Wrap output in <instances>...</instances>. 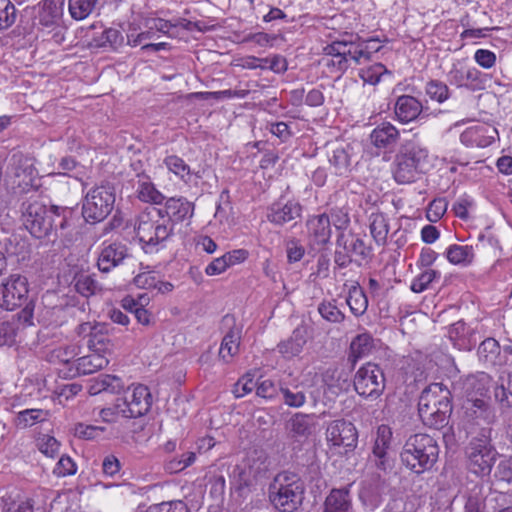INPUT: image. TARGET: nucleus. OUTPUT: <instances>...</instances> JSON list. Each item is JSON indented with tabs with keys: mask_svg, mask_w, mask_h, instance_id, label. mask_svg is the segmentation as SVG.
Here are the masks:
<instances>
[{
	"mask_svg": "<svg viewBox=\"0 0 512 512\" xmlns=\"http://www.w3.org/2000/svg\"><path fill=\"white\" fill-rule=\"evenodd\" d=\"M72 213L68 207H47L39 201L24 202L21 206V221L29 233L37 238L48 237L59 226H68V215Z\"/></svg>",
	"mask_w": 512,
	"mask_h": 512,
	"instance_id": "1",
	"label": "nucleus"
},
{
	"mask_svg": "<svg viewBox=\"0 0 512 512\" xmlns=\"http://www.w3.org/2000/svg\"><path fill=\"white\" fill-rule=\"evenodd\" d=\"M451 392L442 383H432L422 392L418 401V413L424 425L440 429L448 423L452 412Z\"/></svg>",
	"mask_w": 512,
	"mask_h": 512,
	"instance_id": "2",
	"label": "nucleus"
},
{
	"mask_svg": "<svg viewBox=\"0 0 512 512\" xmlns=\"http://www.w3.org/2000/svg\"><path fill=\"white\" fill-rule=\"evenodd\" d=\"M438 456L437 441L424 433L411 435L400 453L402 464L416 474L430 470L437 462Z\"/></svg>",
	"mask_w": 512,
	"mask_h": 512,
	"instance_id": "3",
	"label": "nucleus"
},
{
	"mask_svg": "<svg viewBox=\"0 0 512 512\" xmlns=\"http://www.w3.org/2000/svg\"><path fill=\"white\" fill-rule=\"evenodd\" d=\"M269 500L279 512H295L304 500L303 481L293 473H279L268 489Z\"/></svg>",
	"mask_w": 512,
	"mask_h": 512,
	"instance_id": "4",
	"label": "nucleus"
},
{
	"mask_svg": "<svg viewBox=\"0 0 512 512\" xmlns=\"http://www.w3.org/2000/svg\"><path fill=\"white\" fill-rule=\"evenodd\" d=\"M492 428L482 427L472 435L465 448L468 469L477 476H487L495 463L497 451L492 445Z\"/></svg>",
	"mask_w": 512,
	"mask_h": 512,
	"instance_id": "5",
	"label": "nucleus"
},
{
	"mask_svg": "<svg viewBox=\"0 0 512 512\" xmlns=\"http://www.w3.org/2000/svg\"><path fill=\"white\" fill-rule=\"evenodd\" d=\"M136 233L144 247H155L173 234V225L165 220L160 209L152 207L138 216Z\"/></svg>",
	"mask_w": 512,
	"mask_h": 512,
	"instance_id": "6",
	"label": "nucleus"
},
{
	"mask_svg": "<svg viewBox=\"0 0 512 512\" xmlns=\"http://www.w3.org/2000/svg\"><path fill=\"white\" fill-rule=\"evenodd\" d=\"M115 188L109 182L92 187L85 195L82 215L87 222L103 221L112 212L115 204Z\"/></svg>",
	"mask_w": 512,
	"mask_h": 512,
	"instance_id": "7",
	"label": "nucleus"
},
{
	"mask_svg": "<svg viewBox=\"0 0 512 512\" xmlns=\"http://www.w3.org/2000/svg\"><path fill=\"white\" fill-rule=\"evenodd\" d=\"M427 157L428 152L424 148L416 145L404 146L394 161L393 176L396 182L408 184L415 181Z\"/></svg>",
	"mask_w": 512,
	"mask_h": 512,
	"instance_id": "8",
	"label": "nucleus"
},
{
	"mask_svg": "<svg viewBox=\"0 0 512 512\" xmlns=\"http://www.w3.org/2000/svg\"><path fill=\"white\" fill-rule=\"evenodd\" d=\"M463 422L467 433L477 435L482 427H489L497 421L495 408L483 398H469L463 403Z\"/></svg>",
	"mask_w": 512,
	"mask_h": 512,
	"instance_id": "9",
	"label": "nucleus"
},
{
	"mask_svg": "<svg viewBox=\"0 0 512 512\" xmlns=\"http://www.w3.org/2000/svg\"><path fill=\"white\" fill-rule=\"evenodd\" d=\"M385 376L383 369L368 362L355 373L353 384L355 391L364 398L376 399L385 389Z\"/></svg>",
	"mask_w": 512,
	"mask_h": 512,
	"instance_id": "10",
	"label": "nucleus"
},
{
	"mask_svg": "<svg viewBox=\"0 0 512 512\" xmlns=\"http://www.w3.org/2000/svg\"><path fill=\"white\" fill-rule=\"evenodd\" d=\"M28 297V281L25 276L11 275L0 285V307L13 311L21 307Z\"/></svg>",
	"mask_w": 512,
	"mask_h": 512,
	"instance_id": "11",
	"label": "nucleus"
},
{
	"mask_svg": "<svg viewBox=\"0 0 512 512\" xmlns=\"http://www.w3.org/2000/svg\"><path fill=\"white\" fill-rule=\"evenodd\" d=\"M392 435V429L388 425H380L377 428L372 454L368 459L373 467L384 473L391 471L394 466L390 454Z\"/></svg>",
	"mask_w": 512,
	"mask_h": 512,
	"instance_id": "12",
	"label": "nucleus"
},
{
	"mask_svg": "<svg viewBox=\"0 0 512 512\" xmlns=\"http://www.w3.org/2000/svg\"><path fill=\"white\" fill-rule=\"evenodd\" d=\"M326 440L334 447L353 450L357 446L358 433L355 426L344 419L331 421L326 428Z\"/></svg>",
	"mask_w": 512,
	"mask_h": 512,
	"instance_id": "13",
	"label": "nucleus"
},
{
	"mask_svg": "<svg viewBox=\"0 0 512 512\" xmlns=\"http://www.w3.org/2000/svg\"><path fill=\"white\" fill-rule=\"evenodd\" d=\"M341 57L337 62L339 70H346L350 63L356 65L370 60V43L360 42L358 37L350 35L343 38Z\"/></svg>",
	"mask_w": 512,
	"mask_h": 512,
	"instance_id": "14",
	"label": "nucleus"
},
{
	"mask_svg": "<svg viewBox=\"0 0 512 512\" xmlns=\"http://www.w3.org/2000/svg\"><path fill=\"white\" fill-rule=\"evenodd\" d=\"M127 405L126 411L129 418H138L145 415L151 407V394L148 387L142 384L133 385L124 391V397L121 398Z\"/></svg>",
	"mask_w": 512,
	"mask_h": 512,
	"instance_id": "15",
	"label": "nucleus"
},
{
	"mask_svg": "<svg viewBox=\"0 0 512 512\" xmlns=\"http://www.w3.org/2000/svg\"><path fill=\"white\" fill-rule=\"evenodd\" d=\"M328 162L337 176H347L351 171L352 147L349 144L332 142L326 145Z\"/></svg>",
	"mask_w": 512,
	"mask_h": 512,
	"instance_id": "16",
	"label": "nucleus"
},
{
	"mask_svg": "<svg viewBox=\"0 0 512 512\" xmlns=\"http://www.w3.org/2000/svg\"><path fill=\"white\" fill-rule=\"evenodd\" d=\"M301 214L302 206L299 202L294 200L283 202L279 200L268 208L267 219L275 225L283 226L286 223L300 219Z\"/></svg>",
	"mask_w": 512,
	"mask_h": 512,
	"instance_id": "17",
	"label": "nucleus"
},
{
	"mask_svg": "<svg viewBox=\"0 0 512 512\" xmlns=\"http://www.w3.org/2000/svg\"><path fill=\"white\" fill-rule=\"evenodd\" d=\"M336 244L338 248L347 251L358 264L371 258V247L358 235L341 233L337 237Z\"/></svg>",
	"mask_w": 512,
	"mask_h": 512,
	"instance_id": "18",
	"label": "nucleus"
},
{
	"mask_svg": "<svg viewBox=\"0 0 512 512\" xmlns=\"http://www.w3.org/2000/svg\"><path fill=\"white\" fill-rule=\"evenodd\" d=\"M491 385V377L485 373L480 372L475 375H469L462 381H459L453 385V390L457 391L458 389L466 395L467 399L469 398H482L485 396Z\"/></svg>",
	"mask_w": 512,
	"mask_h": 512,
	"instance_id": "19",
	"label": "nucleus"
},
{
	"mask_svg": "<svg viewBox=\"0 0 512 512\" xmlns=\"http://www.w3.org/2000/svg\"><path fill=\"white\" fill-rule=\"evenodd\" d=\"M129 257L128 248L120 242L104 246L98 256L97 266L101 272L108 273Z\"/></svg>",
	"mask_w": 512,
	"mask_h": 512,
	"instance_id": "20",
	"label": "nucleus"
},
{
	"mask_svg": "<svg viewBox=\"0 0 512 512\" xmlns=\"http://www.w3.org/2000/svg\"><path fill=\"white\" fill-rule=\"evenodd\" d=\"M370 140L377 149L391 152L398 145L400 132L390 122H382L372 130Z\"/></svg>",
	"mask_w": 512,
	"mask_h": 512,
	"instance_id": "21",
	"label": "nucleus"
},
{
	"mask_svg": "<svg viewBox=\"0 0 512 512\" xmlns=\"http://www.w3.org/2000/svg\"><path fill=\"white\" fill-rule=\"evenodd\" d=\"M162 211L165 220H169V224L182 222L187 218H191L194 213V205L183 197L170 198L166 201Z\"/></svg>",
	"mask_w": 512,
	"mask_h": 512,
	"instance_id": "22",
	"label": "nucleus"
},
{
	"mask_svg": "<svg viewBox=\"0 0 512 512\" xmlns=\"http://www.w3.org/2000/svg\"><path fill=\"white\" fill-rule=\"evenodd\" d=\"M422 111V103L411 95L399 96L394 104L395 117L403 124L416 120Z\"/></svg>",
	"mask_w": 512,
	"mask_h": 512,
	"instance_id": "23",
	"label": "nucleus"
},
{
	"mask_svg": "<svg viewBox=\"0 0 512 512\" xmlns=\"http://www.w3.org/2000/svg\"><path fill=\"white\" fill-rule=\"evenodd\" d=\"M289 434L294 439H307L316 429L314 414L296 413L286 424Z\"/></svg>",
	"mask_w": 512,
	"mask_h": 512,
	"instance_id": "24",
	"label": "nucleus"
},
{
	"mask_svg": "<svg viewBox=\"0 0 512 512\" xmlns=\"http://www.w3.org/2000/svg\"><path fill=\"white\" fill-rule=\"evenodd\" d=\"M223 321L225 323H233V326L230 327L229 330L224 335L219 349L220 358L224 362L228 363L230 362L231 358H233L239 352V346L241 341V328L235 326L234 319L232 317H229L228 315H226L223 318Z\"/></svg>",
	"mask_w": 512,
	"mask_h": 512,
	"instance_id": "25",
	"label": "nucleus"
},
{
	"mask_svg": "<svg viewBox=\"0 0 512 512\" xmlns=\"http://www.w3.org/2000/svg\"><path fill=\"white\" fill-rule=\"evenodd\" d=\"M307 228L309 238L314 244L325 245L329 242L332 230L328 215L313 216L307 221Z\"/></svg>",
	"mask_w": 512,
	"mask_h": 512,
	"instance_id": "26",
	"label": "nucleus"
},
{
	"mask_svg": "<svg viewBox=\"0 0 512 512\" xmlns=\"http://www.w3.org/2000/svg\"><path fill=\"white\" fill-rule=\"evenodd\" d=\"M323 512H353L349 487L332 489L324 501Z\"/></svg>",
	"mask_w": 512,
	"mask_h": 512,
	"instance_id": "27",
	"label": "nucleus"
},
{
	"mask_svg": "<svg viewBox=\"0 0 512 512\" xmlns=\"http://www.w3.org/2000/svg\"><path fill=\"white\" fill-rule=\"evenodd\" d=\"M14 176L19 178L18 185L23 189L36 187L35 180L38 177V171L35 167V159L28 156H19L14 168Z\"/></svg>",
	"mask_w": 512,
	"mask_h": 512,
	"instance_id": "28",
	"label": "nucleus"
},
{
	"mask_svg": "<svg viewBox=\"0 0 512 512\" xmlns=\"http://www.w3.org/2000/svg\"><path fill=\"white\" fill-rule=\"evenodd\" d=\"M478 357L484 363L492 366H504L509 363V359L502 355L501 347L494 338H487L480 343Z\"/></svg>",
	"mask_w": 512,
	"mask_h": 512,
	"instance_id": "29",
	"label": "nucleus"
},
{
	"mask_svg": "<svg viewBox=\"0 0 512 512\" xmlns=\"http://www.w3.org/2000/svg\"><path fill=\"white\" fill-rule=\"evenodd\" d=\"M375 348L373 337L368 333L357 335L350 344V352L348 361L351 362L352 367L361 358L368 356Z\"/></svg>",
	"mask_w": 512,
	"mask_h": 512,
	"instance_id": "30",
	"label": "nucleus"
},
{
	"mask_svg": "<svg viewBox=\"0 0 512 512\" xmlns=\"http://www.w3.org/2000/svg\"><path fill=\"white\" fill-rule=\"evenodd\" d=\"M96 331L91 339H88V347L90 351L98 352L104 355H111L113 343L108 335V325L105 323H97Z\"/></svg>",
	"mask_w": 512,
	"mask_h": 512,
	"instance_id": "31",
	"label": "nucleus"
},
{
	"mask_svg": "<svg viewBox=\"0 0 512 512\" xmlns=\"http://www.w3.org/2000/svg\"><path fill=\"white\" fill-rule=\"evenodd\" d=\"M76 369L80 375H88L105 368L109 359L106 355L91 351L88 355L77 359Z\"/></svg>",
	"mask_w": 512,
	"mask_h": 512,
	"instance_id": "32",
	"label": "nucleus"
},
{
	"mask_svg": "<svg viewBox=\"0 0 512 512\" xmlns=\"http://www.w3.org/2000/svg\"><path fill=\"white\" fill-rule=\"evenodd\" d=\"M305 344V331L301 328H296L287 340L278 344V351L283 357L290 359L299 355Z\"/></svg>",
	"mask_w": 512,
	"mask_h": 512,
	"instance_id": "33",
	"label": "nucleus"
},
{
	"mask_svg": "<svg viewBox=\"0 0 512 512\" xmlns=\"http://www.w3.org/2000/svg\"><path fill=\"white\" fill-rule=\"evenodd\" d=\"M369 229L371 236L378 246H384L389 233V223L381 212L372 213L369 216Z\"/></svg>",
	"mask_w": 512,
	"mask_h": 512,
	"instance_id": "34",
	"label": "nucleus"
},
{
	"mask_svg": "<svg viewBox=\"0 0 512 512\" xmlns=\"http://www.w3.org/2000/svg\"><path fill=\"white\" fill-rule=\"evenodd\" d=\"M346 303L349 306L351 313L356 317H359L366 312L368 308V299L358 283L353 284L349 288Z\"/></svg>",
	"mask_w": 512,
	"mask_h": 512,
	"instance_id": "35",
	"label": "nucleus"
},
{
	"mask_svg": "<svg viewBox=\"0 0 512 512\" xmlns=\"http://www.w3.org/2000/svg\"><path fill=\"white\" fill-rule=\"evenodd\" d=\"M49 412L42 409H25L17 413L15 424L19 428H28L36 423L44 422L48 419Z\"/></svg>",
	"mask_w": 512,
	"mask_h": 512,
	"instance_id": "36",
	"label": "nucleus"
},
{
	"mask_svg": "<svg viewBox=\"0 0 512 512\" xmlns=\"http://www.w3.org/2000/svg\"><path fill=\"white\" fill-rule=\"evenodd\" d=\"M279 391L284 404L291 408H300L306 403V393L301 385L281 386Z\"/></svg>",
	"mask_w": 512,
	"mask_h": 512,
	"instance_id": "37",
	"label": "nucleus"
},
{
	"mask_svg": "<svg viewBox=\"0 0 512 512\" xmlns=\"http://www.w3.org/2000/svg\"><path fill=\"white\" fill-rule=\"evenodd\" d=\"M99 0H69L68 10L75 20H84L91 15Z\"/></svg>",
	"mask_w": 512,
	"mask_h": 512,
	"instance_id": "38",
	"label": "nucleus"
},
{
	"mask_svg": "<svg viewBox=\"0 0 512 512\" xmlns=\"http://www.w3.org/2000/svg\"><path fill=\"white\" fill-rule=\"evenodd\" d=\"M470 333V328L462 320L453 323L448 331L450 340L453 341L454 345L458 346L459 349H470V342L467 338Z\"/></svg>",
	"mask_w": 512,
	"mask_h": 512,
	"instance_id": "39",
	"label": "nucleus"
},
{
	"mask_svg": "<svg viewBox=\"0 0 512 512\" xmlns=\"http://www.w3.org/2000/svg\"><path fill=\"white\" fill-rule=\"evenodd\" d=\"M500 384L494 390L495 400L504 407H512V373L508 372L506 379L499 377Z\"/></svg>",
	"mask_w": 512,
	"mask_h": 512,
	"instance_id": "40",
	"label": "nucleus"
},
{
	"mask_svg": "<svg viewBox=\"0 0 512 512\" xmlns=\"http://www.w3.org/2000/svg\"><path fill=\"white\" fill-rule=\"evenodd\" d=\"M484 500L483 485L475 484L466 495L465 512H484Z\"/></svg>",
	"mask_w": 512,
	"mask_h": 512,
	"instance_id": "41",
	"label": "nucleus"
},
{
	"mask_svg": "<svg viewBox=\"0 0 512 512\" xmlns=\"http://www.w3.org/2000/svg\"><path fill=\"white\" fill-rule=\"evenodd\" d=\"M446 257L452 264H469L474 258L473 248L454 244L447 249Z\"/></svg>",
	"mask_w": 512,
	"mask_h": 512,
	"instance_id": "42",
	"label": "nucleus"
},
{
	"mask_svg": "<svg viewBox=\"0 0 512 512\" xmlns=\"http://www.w3.org/2000/svg\"><path fill=\"white\" fill-rule=\"evenodd\" d=\"M138 183L137 193L141 201L153 204H161L164 201V195L148 179L144 181L139 180Z\"/></svg>",
	"mask_w": 512,
	"mask_h": 512,
	"instance_id": "43",
	"label": "nucleus"
},
{
	"mask_svg": "<svg viewBox=\"0 0 512 512\" xmlns=\"http://www.w3.org/2000/svg\"><path fill=\"white\" fill-rule=\"evenodd\" d=\"M167 169L177 177L187 182L191 176V170L188 164L177 155H170L164 159Z\"/></svg>",
	"mask_w": 512,
	"mask_h": 512,
	"instance_id": "44",
	"label": "nucleus"
},
{
	"mask_svg": "<svg viewBox=\"0 0 512 512\" xmlns=\"http://www.w3.org/2000/svg\"><path fill=\"white\" fill-rule=\"evenodd\" d=\"M126 406L125 401H122L119 397L111 406L102 408L99 411V416L104 422L108 423L115 422L118 417L129 418Z\"/></svg>",
	"mask_w": 512,
	"mask_h": 512,
	"instance_id": "45",
	"label": "nucleus"
},
{
	"mask_svg": "<svg viewBox=\"0 0 512 512\" xmlns=\"http://www.w3.org/2000/svg\"><path fill=\"white\" fill-rule=\"evenodd\" d=\"M17 16L18 11L11 0H0V32L9 29Z\"/></svg>",
	"mask_w": 512,
	"mask_h": 512,
	"instance_id": "46",
	"label": "nucleus"
},
{
	"mask_svg": "<svg viewBox=\"0 0 512 512\" xmlns=\"http://www.w3.org/2000/svg\"><path fill=\"white\" fill-rule=\"evenodd\" d=\"M75 288L84 297H90L102 290L101 285L93 276L85 274L76 278Z\"/></svg>",
	"mask_w": 512,
	"mask_h": 512,
	"instance_id": "47",
	"label": "nucleus"
},
{
	"mask_svg": "<svg viewBox=\"0 0 512 512\" xmlns=\"http://www.w3.org/2000/svg\"><path fill=\"white\" fill-rule=\"evenodd\" d=\"M318 312L325 320L332 323H341L345 318L344 313L336 306L335 301L320 303Z\"/></svg>",
	"mask_w": 512,
	"mask_h": 512,
	"instance_id": "48",
	"label": "nucleus"
},
{
	"mask_svg": "<svg viewBox=\"0 0 512 512\" xmlns=\"http://www.w3.org/2000/svg\"><path fill=\"white\" fill-rule=\"evenodd\" d=\"M437 278H440V273L438 271L426 269L412 281L410 288L415 293H421L425 291Z\"/></svg>",
	"mask_w": 512,
	"mask_h": 512,
	"instance_id": "49",
	"label": "nucleus"
},
{
	"mask_svg": "<svg viewBox=\"0 0 512 512\" xmlns=\"http://www.w3.org/2000/svg\"><path fill=\"white\" fill-rule=\"evenodd\" d=\"M425 91L426 94L430 97V99L435 100L439 103L444 102L449 97L448 86L439 80L429 81L426 84Z\"/></svg>",
	"mask_w": 512,
	"mask_h": 512,
	"instance_id": "50",
	"label": "nucleus"
},
{
	"mask_svg": "<svg viewBox=\"0 0 512 512\" xmlns=\"http://www.w3.org/2000/svg\"><path fill=\"white\" fill-rule=\"evenodd\" d=\"M3 512H33V505L29 500L17 501L10 495L2 497Z\"/></svg>",
	"mask_w": 512,
	"mask_h": 512,
	"instance_id": "51",
	"label": "nucleus"
},
{
	"mask_svg": "<svg viewBox=\"0 0 512 512\" xmlns=\"http://www.w3.org/2000/svg\"><path fill=\"white\" fill-rule=\"evenodd\" d=\"M386 72L388 71L383 64L376 63L368 68L361 69L359 76L364 83L375 85L380 81L381 76Z\"/></svg>",
	"mask_w": 512,
	"mask_h": 512,
	"instance_id": "52",
	"label": "nucleus"
},
{
	"mask_svg": "<svg viewBox=\"0 0 512 512\" xmlns=\"http://www.w3.org/2000/svg\"><path fill=\"white\" fill-rule=\"evenodd\" d=\"M106 428L102 426H94V425H84L79 423L75 426V435L84 440H94L100 437Z\"/></svg>",
	"mask_w": 512,
	"mask_h": 512,
	"instance_id": "53",
	"label": "nucleus"
},
{
	"mask_svg": "<svg viewBox=\"0 0 512 512\" xmlns=\"http://www.w3.org/2000/svg\"><path fill=\"white\" fill-rule=\"evenodd\" d=\"M124 42V37L117 29L109 28L103 31L100 39L99 46H110L113 49L118 48Z\"/></svg>",
	"mask_w": 512,
	"mask_h": 512,
	"instance_id": "54",
	"label": "nucleus"
},
{
	"mask_svg": "<svg viewBox=\"0 0 512 512\" xmlns=\"http://www.w3.org/2000/svg\"><path fill=\"white\" fill-rule=\"evenodd\" d=\"M37 446L43 454L53 458L59 451L60 443L53 436L43 435L38 439Z\"/></svg>",
	"mask_w": 512,
	"mask_h": 512,
	"instance_id": "55",
	"label": "nucleus"
},
{
	"mask_svg": "<svg viewBox=\"0 0 512 512\" xmlns=\"http://www.w3.org/2000/svg\"><path fill=\"white\" fill-rule=\"evenodd\" d=\"M255 386L256 384L253 381V376L247 373L235 383L233 393L236 398H241L250 393Z\"/></svg>",
	"mask_w": 512,
	"mask_h": 512,
	"instance_id": "56",
	"label": "nucleus"
},
{
	"mask_svg": "<svg viewBox=\"0 0 512 512\" xmlns=\"http://www.w3.org/2000/svg\"><path fill=\"white\" fill-rule=\"evenodd\" d=\"M53 473L58 477H65L76 473V464L69 456H61Z\"/></svg>",
	"mask_w": 512,
	"mask_h": 512,
	"instance_id": "57",
	"label": "nucleus"
},
{
	"mask_svg": "<svg viewBox=\"0 0 512 512\" xmlns=\"http://www.w3.org/2000/svg\"><path fill=\"white\" fill-rule=\"evenodd\" d=\"M145 512H188V508L182 501L163 502L150 506Z\"/></svg>",
	"mask_w": 512,
	"mask_h": 512,
	"instance_id": "58",
	"label": "nucleus"
},
{
	"mask_svg": "<svg viewBox=\"0 0 512 512\" xmlns=\"http://www.w3.org/2000/svg\"><path fill=\"white\" fill-rule=\"evenodd\" d=\"M78 354V348L75 345L59 347L52 351L51 357L61 363L67 364Z\"/></svg>",
	"mask_w": 512,
	"mask_h": 512,
	"instance_id": "59",
	"label": "nucleus"
},
{
	"mask_svg": "<svg viewBox=\"0 0 512 512\" xmlns=\"http://www.w3.org/2000/svg\"><path fill=\"white\" fill-rule=\"evenodd\" d=\"M134 283L137 287L142 289H155L159 280L154 272H143L139 273L134 278Z\"/></svg>",
	"mask_w": 512,
	"mask_h": 512,
	"instance_id": "60",
	"label": "nucleus"
},
{
	"mask_svg": "<svg viewBox=\"0 0 512 512\" xmlns=\"http://www.w3.org/2000/svg\"><path fill=\"white\" fill-rule=\"evenodd\" d=\"M121 469L120 460L115 455H107L102 461V471L106 476L114 477Z\"/></svg>",
	"mask_w": 512,
	"mask_h": 512,
	"instance_id": "61",
	"label": "nucleus"
},
{
	"mask_svg": "<svg viewBox=\"0 0 512 512\" xmlns=\"http://www.w3.org/2000/svg\"><path fill=\"white\" fill-rule=\"evenodd\" d=\"M465 70L466 66L462 63L458 62L453 64L452 69L448 74V78L451 84H454L458 87H463L466 85L465 81Z\"/></svg>",
	"mask_w": 512,
	"mask_h": 512,
	"instance_id": "62",
	"label": "nucleus"
},
{
	"mask_svg": "<svg viewBox=\"0 0 512 512\" xmlns=\"http://www.w3.org/2000/svg\"><path fill=\"white\" fill-rule=\"evenodd\" d=\"M475 61L483 68L489 69L496 62V55L487 49H478L474 54Z\"/></svg>",
	"mask_w": 512,
	"mask_h": 512,
	"instance_id": "63",
	"label": "nucleus"
},
{
	"mask_svg": "<svg viewBox=\"0 0 512 512\" xmlns=\"http://www.w3.org/2000/svg\"><path fill=\"white\" fill-rule=\"evenodd\" d=\"M287 258L290 263L298 262L305 254L304 247L296 240H291L286 245Z\"/></svg>",
	"mask_w": 512,
	"mask_h": 512,
	"instance_id": "64",
	"label": "nucleus"
}]
</instances>
